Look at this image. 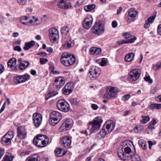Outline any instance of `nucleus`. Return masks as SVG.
<instances>
[{"instance_id":"nucleus-8","label":"nucleus","mask_w":161,"mask_h":161,"mask_svg":"<svg viewBox=\"0 0 161 161\" xmlns=\"http://www.w3.org/2000/svg\"><path fill=\"white\" fill-rule=\"evenodd\" d=\"M100 72V69L98 67L92 66L89 69L88 73L89 78L91 80H94L99 75Z\"/></svg>"},{"instance_id":"nucleus-44","label":"nucleus","mask_w":161,"mask_h":161,"mask_svg":"<svg viewBox=\"0 0 161 161\" xmlns=\"http://www.w3.org/2000/svg\"><path fill=\"white\" fill-rule=\"evenodd\" d=\"M20 76V77L21 78L22 80L23 81V82L29 80L30 79V76L28 75H25Z\"/></svg>"},{"instance_id":"nucleus-15","label":"nucleus","mask_w":161,"mask_h":161,"mask_svg":"<svg viewBox=\"0 0 161 161\" xmlns=\"http://www.w3.org/2000/svg\"><path fill=\"white\" fill-rule=\"evenodd\" d=\"M92 21L93 19L91 16L85 18L82 24L83 28L86 29H89L92 26Z\"/></svg>"},{"instance_id":"nucleus-7","label":"nucleus","mask_w":161,"mask_h":161,"mask_svg":"<svg viewBox=\"0 0 161 161\" xmlns=\"http://www.w3.org/2000/svg\"><path fill=\"white\" fill-rule=\"evenodd\" d=\"M92 30L94 34L98 36L103 34L105 30L104 25L99 22L95 23Z\"/></svg>"},{"instance_id":"nucleus-36","label":"nucleus","mask_w":161,"mask_h":161,"mask_svg":"<svg viewBox=\"0 0 161 161\" xmlns=\"http://www.w3.org/2000/svg\"><path fill=\"white\" fill-rule=\"evenodd\" d=\"M14 82L16 84H18L23 82V81L22 80L20 76H15L14 78Z\"/></svg>"},{"instance_id":"nucleus-57","label":"nucleus","mask_w":161,"mask_h":161,"mask_svg":"<svg viewBox=\"0 0 161 161\" xmlns=\"http://www.w3.org/2000/svg\"><path fill=\"white\" fill-rule=\"evenodd\" d=\"M37 55H40L41 56L45 57L47 56V54L45 52H42L40 53H37Z\"/></svg>"},{"instance_id":"nucleus-40","label":"nucleus","mask_w":161,"mask_h":161,"mask_svg":"<svg viewBox=\"0 0 161 161\" xmlns=\"http://www.w3.org/2000/svg\"><path fill=\"white\" fill-rule=\"evenodd\" d=\"M161 67V63L160 62H158L156 64L153 65V69L155 70H158Z\"/></svg>"},{"instance_id":"nucleus-63","label":"nucleus","mask_w":161,"mask_h":161,"mask_svg":"<svg viewBox=\"0 0 161 161\" xmlns=\"http://www.w3.org/2000/svg\"><path fill=\"white\" fill-rule=\"evenodd\" d=\"M6 102H5L3 104L0 110V114L4 110L6 106Z\"/></svg>"},{"instance_id":"nucleus-41","label":"nucleus","mask_w":161,"mask_h":161,"mask_svg":"<svg viewBox=\"0 0 161 161\" xmlns=\"http://www.w3.org/2000/svg\"><path fill=\"white\" fill-rule=\"evenodd\" d=\"M14 64L8 65V67L10 68L13 71H18V69L17 66H14Z\"/></svg>"},{"instance_id":"nucleus-54","label":"nucleus","mask_w":161,"mask_h":161,"mask_svg":"<svg viewBox=\"0 0 161 161\" xmlns=\"http://www.w3.org/2000/svg\"><path fill=\"white\" fill-rule=\"evenodd\" d=\"M150 23L147 20L145 21V23L144 25V27L145 29H147L149 28L150 26Z\"/></svg>"},{"instance_id":"nucleus-58","label":"nucleus","mask_w":161,"mask_h":161,"mask_svg":"<svg viewBox=\"0 0 161 161\" xmlns=\"http://www.w3.org/2000/svg\"><path fill=\"white\" fill-rule=\"evenodd\" d=\"M91 107L94 110H96L98 108L97 105L95 104H92L91 105Z\"/></svg>"},{"instance_id":"nucleus-61","label":"nucleus","mask_w":161,"mask_h":161,"mask_svg":"<svg viewBox=\"0 0 161 161\" xmlns=\"http://www.w3.org/2000/svg\"><path fill=\"white\" fill-rule=\"evenodd\" d=\"M157 32L158 33L161 35V24L158 25V27Z\"/></svg>"},{"instance_id":"nucleus-64","label":"nucleus","mask_w":161,"mask_h":161,"mask_svg":"<svg viewBox=\"0 0 161 161\" xmlns=\"http://www.w3.org/2000/svg\"><path fill=\"white\" fill-rule=\"evenodd\" d=\"M6 102H5L3 104L0 110V114L4 110L6 106Z\"/></svg>"},{"instance_id":"nucleus-13","label":"nucleus","mask_w":161,"mask_h":161,"mask_svg":"<svg viewBox=\"0 0 161 161\" xmlns=\"http://www.w3.org/2000/svg\"><path fill=\"white\" fill-rule=\"evenodd\" d=\"M48 142V138L39 139H36V138H34L33 142L34 144L36 146L40 147H43L47 145Z\"/></svg>"},{"instance_id":"nucleus-3","label":"nucleus","mask_w":161,"mask_h":161,"mask_svg":"<svg viewBox=\"0 0 161 161\" xmlns=\"http://www.w3.org/2000/svg\"><path fill=\"white\" fill-rule=\"evenodd\" d=\"M115 126V124L113 121H107L103 126V128L96 136L97 139H100L102 137H104L105 136L110 133Z\"/></svg>"},{"instance_id":"nucleus-29","label":"nucleus","mask_w":161,"mask_h":161,"mask_svg":"<svg viewBox=\"0 0 161 161\" xmlns=\"http://www.w3.org/2000/svg\"><path fill=\"white\" fill-rule=\"evenodd\" d=\"M11 140L3 136L1 139V142L3 145H8L11 143Z\"/></svg>"},{"instance_id":"nucleus-38","label":"nucleus","mask_w":161,"mask_h":161,"mask_svg":"<svg viewBox=\"0 0 161 161\" xmlns=\"http://www.w3.org/2000/svg\"><path fill=\"white\" fill-rule=\"evenodd\" d=\"M70 39L68 41H66L64 42V43L63 45V47L65 49H68L70 47Z\"/></svg>"},{"instance_id":"nucleus-50","label":"nucleus","mask_w":161,"mask_h":161,"mask_svg":"<svg viewBox=\"0 0 161 161\" xmlns=\"http://www.w3.org/2000/svg\"><path fill=\"white\" fill-rule=\"evenodd\" d=\"M28 0H17V2L19 4L21 5H25Z\"/></svg>"},{"instance_id":"nucleus-25","label":"nucleus","mask_w":161,"mask_h":161,"mask_svg":"<svg viewBox=\"0 0 161 161\" xmlns=\"http://www.w3.org/2000/svg\"><path fill=\"white\" fill-rule=\"evenodd\" d=\"M135 54L134 53H131L127 54L125 58V60L126 62H130L132 61L134 59Z\"/></svg>"},{"instance_id":"nucleus-46","label":"nucleus","mask_w":161,"mask_h":161,"mask_svg":"<svg viewBox=\"0 0 161 161\" xmlns=\"http://www.w3.org/2000/svg\"><path fill=\"white\" fill-rule=\"evenodd\" d=\"M144 78L145 81H148L149 83L151 84L153 83V80L151 79L150 76H146Z\"/></svg>"},{"instance_id":"nucleus-42","label":"nucleus","mask_w":161,"mask_h":161,"mask_svg":"<svg viewBox=\"0 0 161 161\" xmlns=\"http://www.w3.org/2000/svg\"><path fill=\"white\" fill-rule=\"evenodd\" d=\"M28 17L27 16H24L23 17H21L19 19V21L20 22L24 25L27 24L28 23H26V22L23 21V20H27L28 19Z\"/></svg>"},{"instance_id":"nucleus-62","label":"nucleus","mask_w":161,"mask_h":161,"mask_svg":"<svg viewBox=\"0 0 161 161\" xmlns=\"http://www.w3.org/2000/svg\"><path fill=\"white\" fill-rule=\"evenodd\" d=\"M4 70V67L2 64H0V74L2 73Z\"/></svg>"},{"instance_id":"nucleus-22","label":"nucleus","mask_w":161,"mask_h":161,"mask_svg":"<svg viewBox=\"0 0 161 161\" xmlns=\"http://www.w3.org/2000/svg\"><path fill=\"white\" fill-rule=\"evenodd\" d=\"M55 152L56 156L58 157L62 156L64 155L66 153L63 149L61 148L56 149L55 150Z\"/></svg>"},{"instance_id":"nucleus-2","label":"nucleus","mask_w":161,"mask_h":161,"mask_svg":"<svg viewBox=\"0 0 161 161\" xmlns=\"http://www.w3.org/2000/svg\"><path fill=\"white\" fill-rule=\"evenodd\" d=\"M130 142L125 141L123 143V145L120 146L118 151L119 157L122 160H130L129 158L130 157H128V154L131 152V149L129 146H130Z\"/></svg>"},{"instance_id":"nucleus-21","label":"nucleus","mask_w":161,"mask_h":161,"mask_svg":"<svg viewBox=\"0 0 161 161\" xmlns=\"http://www.w3.org/2000/svg\"><path fill=\"white\" fill-rule=\"evenodd\" d=\"M101 52V48L94 47L91 48L90 50L91 54L97 55L100 54Z\"/></svg>"},{"instance_id":"nucleus-53","label":"nucleus","mask_w":161,"mask_h":161,"mask_svg":"<svg viewBox=\"0 0 161 161\" xmlns=\"http://www.w3.org/2000/svg\"><path fill=\"white\" fill-rule=\"evenodd\" d=\"M136 39V37H134L133 38H131L130 39L127 40V43H133L134 42Z\"/></svg>"},{"instance_id":"nucleus-20","label":"nucleus","mask_w":161,"mask_h":161,"mask_svg":"<svg viewBox=\"0 0 161 161\" xmlns=\"http://www.w3.org/2000/svg\"><path fill=\"white\" fill-rule=\"evenodd\" d=\"M64 1V0H60L57 4V5L60 8L67 9L70 7V3L69 4Z\"/></svg>"},{"instance_id":"nucleus-9","label":"nucleus","mask_w":161,"mask_h":161,"mask_svg":"<svg viewBox=\"0 0 161 161\" xmlns=\"http://www.w3.org/2000/svg\"><path fill=\"white\" fill-rule=\"evenodd\" d=\"M49 36L51 41L56 42L59 38L58 31L54 27L51 28L49 31Z\"/></svg>"},{"instance_id":"nucleus-52","label":"nucleus","mask_w":161,"mask_h":161,"mask_svg":"<svg viewBox=\"0 0 161 161\" xmlns=\"http://www.w3.org/2000/svg\"><path fill=\"white\" fill-rule=\"evenodd\" d=\"M72 58H71V65L75 64V57L73 54H71Z\"/></svg>"},{"instance_id":"nucleus-24","label":"nucleus","mask_w":161,"mask_h":161,"mask_svg":"<svg viewBox=\"0 0 161 161\" xmlns=\"http://www.w3.org/2000/svg\"><path fill=\"white\" fill-rule=\"evenodd\" d=\"M40 158L37 154H34L33 155L29 157L26 160V161H40Z\"/></svg>"},{"instance_id":"nucleus-47","label":"nucleus","mask_w":161,"mask_h":161,"mask_svg":"<svg viewBox=\"0 0 161 161\" xmlns=\"http://www.w3.org/2000/svg\"><path fill=\"white\" fill-rule=\"evenodd\" d=\"M48 62V60L45 58H41L40 59V62L42 64H44Z\"/></svg>"},{"instance_id":"nucleus-35","label":"nucleus","mask_w":161,"mask_h":161,"mask_svg":"<svg viewBox=\"0 0 161 161\" xmlns=\"http://www.w3.org/2000/svg\"><path fill=\"white\" fill-rule=\"evenodd\" d=\"M150 107L152 109H159L160 108V104L153 103L150 105Z\"/></svg>"},{"instance_id":"nucleus-5","label":"nucleus","mask_w":161,"mask_h":161,"mask_svg":"<svg viewBox=\"0 0 161 161\" xmlns=\"http://www.w3.org/2000/svg\"><path fill=\"white\" fill-rule=\"evenodd\" d=\"M118 92V90L116 87L109 86L106 88V92L103 97L106 99L115 97Z\"/></svg>"},{"instance_id":"nucleus-56","label":"nucleus","mask_w":161,"mask_h":161,"mask_svg":"<svg viewBox=\"0 0 161 161\" xmlns=\"http://www.w3.org/2000/svg\"><path fill=\"white\" fill-rule=\"evenodd\" d=\"M118 43L119 45H121L124 44L128 43L127 40H122L121 41L118 42Z\"/></svg>"},{"instance_id":"nucleus-31","label":"nucleus","mask_w":161,"mask_h":161,"mask_svg":"<svg viewBox=\"0 0 161 161\" xmlns=\"http://www.w3.org/2000/svg\"><path fill=\"white\" fill-rule=\"evenodd\" d=\"M95 8V5L92 4L86 6L84 7V9L86 12H90Z\"/></svg>"},{"instance_id":"nucleus-11","label":"nucleus","mask_w":161,"mask_h":161,"mask_svg":"<svg viewBox=\"0 0 161 161\" xmlns=\"http://www.w3.org/2000/svg\"><path fill=\"white\" fill-rule=\"evenodd\" d=\"M60 60L62 64L65 66H70V53L67 52L63 53L61 55Z\"/></svg>"},{"instance_id":"nucleus-45","label":"nucleus","mask_w":161,"mask_h":161,"mask_svg":"<svg viewBox=\"0 0 161 161\" xmlns=\"http://www.w3.org/2000/svg\"><path fill=\"white\" fill-rule=\"evenodd\" d=\"M156 17V15H153L148 18V19L146 20L147 22H148L150 24L152 23Z\"/></svg>"},{"instance_id":"nucleus-19","label":"nucleus","mask_w":161,"mask_h":161,"mask_svg":"<svg viewBox=\"0 0 161 161\" xmlns=\"http://www.w3.org/2000/svg\"><path fill=\"white\" fill-rule=\"evenodd\" d=\"M23 62L19 64L17 67L18 70L24 71L28 68L30 65V63L28 61H25V62Z\"/></svg>"},{"instance_id":"nucleus-34","label":"nucleus","mask_w":161,"mask_h":161,"mask_svg":"<svg viewBox=\"0 0 161 161\" xmlns=\"http://www.w3.org/2000/svg\"><path fill=\"white\" fill-rule=\"evenodd\" d=\"M156 123V121L154 119L149 123L148 128L149 129H153L155 128L154 125Z\"/></svg>"},{"instance_id":"nucleus-10","label":"nucleus","mask_w":161,"mask_h":161,"mask_svg":"<svg viewBox=\"0 0 161 161\" xmlns=\"http://www.w3.org/2000/svg\"><path fill=\"white\" fill-rule=\"evenodd\" d=\"M32 119L34 125L36 128L39 127L41 124L42 117L40 114L36 113L33 114Z\"/></svg>"},{"instance_id":"nucleus-37","label":"nucleus","mask_w":161,"mask_h":161,"mask_svg":"<svg viewBox=\"0 0 161 161\" xmlns=\"http://www.w3.org/2000/svg\"><path fill=\"white\" fill-rule=\"evenodd\" d=\"M141 117L142 118V119L141 121L142 124L146 123L150 120V118L148 116L142 115L141 116Z\"/></svg>"},{"instance_id":"nucleus-26","label":"nucleus","mask_w":161,"mask_h":161,"mask_svg":"<svg viewBox=\"0 0 161 161\" xmlns=\"http://www.w3.org/2000/svg\"><path fill=\"white\" fill-rule=\"evenodd\" d=\"M35 44V42L34 41H32L30 42H28L25 43L23 49L25 50H27L33 46Z\"/></svg>"},{"instance_id":"nucleus-48","label":"nucleus","mask_w":161,"mask_h":161,"mask_svg":"<svg viewBox=\"0 0 161 161\" xmlns=\"http://www.w3.org/2000/svg\"><path fill=\"white\" fill-rule=\"evenodd\" d=\"M122 36L126 39L130 38L132 36V35L129 32L124 33L122 34Z\"/></svg>"},{"instance_id":"nucleus-4","label":"nucleus","mask_w":161,"mask_h":161,"mask_svg":"<svg viewBox=\"0 0 161 161\" xmlns=\"http://www.w3.org/2000/svg\"><path fill=\"white\" fill-rule=\"evenodd\" d=\"M62 119L61 114L56 111L52 112L50 114L49 122L52 125L55 126Z\"/></svg>"},{"instance_id":"nucleus-30","label":"nucleus","mask_w":161,"mask_h":161,"mask_svg":"<svg viewBox=\"0 0 161 161\" xmlns=\"http://www.w3.org/2000/svg\"><path fill=\"white\" fill-rule=\"evenodd\" d=\"M14 134L13 131H9L4 136L11 140L14 137Z\"/></svg>"},{"instance_id":"nucleus-43","label":"nucleus","mask_w":161,"mask_h":161,"mask_svg":"<svg viewBox=\"0 0 161 161\" xmlns=\"http://www.w3.org/2000/svg\"><path fill=\"white\" fill-rule=\"evenodd\" d=\"M34 138L38 139H44L45 138H48L47 136L43 135L42 134H39L37 135Z\"/></svg>"},{"instance_id":"nucleus-60","label":"nucleus","mask_w":161,"mask_h":161,"mask_svg":"<svg viewBox=\"0 0 161 161\" xmlns=\"http://www.w3.org/2000/svg\"><path fill=\"white\" fill-rule=\"evenodd\" d=\"M14 50L16 51H17L19 52H20L21 50V48L19 46H16L14 47Z\"/></svg>"},{"instance_id":"nucleus-18","label":"nucleus","mask_w":161,"mask_h":161,"mask_svg":"<svg viewBox=\"0 0 161 161\" xmlns=\"http://www.w3.org/2000/svg\"><path fill=\"white\" fill-rule=\"evenodd\" d=\"M18 137L21 139L25 138L26 136V131L25 128L22 127L17 128Z\"/></svg>"},{"instance_id":"nucleus-39","label":"nucleus","mask_w":161,"mask_h":161,"mask_svg":"<svg viewBox=\"0 0 161 161\" xmlns=\"http://www.w3.org/2000/svg\"><path fill=\"white\" fill-rule=\"evenodd\" d=\"M131 158H132V161H140L141 160V158L138 154H135L132 158L130 157V158H129L130 159Z\"/></svg>"},{"instance_id":"nucleus-16","label":"nucleus","mask_w":161,"mask_h":161,"mask_svg":"<svg viewBox=\"0 0 161 161\" xmlns=\"http://www.w3.org/2000/svg\"><path fill=\"white\" fill-rule=\"evenodd\" d=\"M61 144L66 148H70V138L69 136H66L62 138L60 141Z\"/></svg>"},{"instance_id":"nucleus-6","label":"nucleus","mask_w":161,"mask_h":161,"mask_svg":"<svg viewBox=\"0 0 161 161\" xmlns=\"http://www.w3.org/2000/svg\"><path fill=\"white\" fill-rule=\"evenodd\" d=\"M57 107L60 110L64 112H68L69 109V105L64 99L59 100L57 103Z\"/></svg>"},{"instance_id":"nucleus-28","label":"nucleus","mask_w":161,"mask_h":161,"mask_svg":"<svg viewBox=\"0 0 161 161\" xmlns=\"http://www.w3.org/2000/svg\"><path fill=\"white\" fill-rule=\"evenodd\" d=\"M138 12L134 8H130L129 10L128 13L129 16L130 17H135L136 16Z\"/></svg>"},{"instance_id":"nucleus-23","label":"nucleus","mask_w":161,"mask_h":161,"mask_svg":"<svg viewBox=\"0 0 161 161\" xmlns=\"http://www.w3.org/2000/svg\"><path fill=\"white\" fill-rule=\"evenodd\" d=\"M63 92L65 95H67L70 93V83H67L63 89Z\"/></svg>"},{"instance_id":"nucleus-55","label":"nucleus","mask_w":161,"mask_h":161,"mask_svg":"<svg viewBox=\"0 0 161 161\" xmlns=\"http://www.w3.org/2000/svg\"><path fill=\"white\" fill-rule=\"evenodd\" d=\"M9 61L11 62V63H13L15 65L17 61V59L15 58H12L10 59Z\"/></svg>"},{"instance_id":"nucleus-51","label":"nucleus","mask_w":161,"mask_h":161,"mask_svg":"<svg viewBox=\"0 0 161 161\" xmlns=\"http://www.w3.org/2000/svg\"><path fill=\"white\" fill-rule=\"evenodd\" d=\"M130 97V95L127 94L123 96L122 97V100L124 101L128 100Z\"/></svg>"},{"instance_id":"nucleus-32","label":"nucleus","mask_w":161,"mask_h":161,"mask_svg":"<svg viewBox=\"0 0 161 161\" xmlns=\"http://www.w3.org/2000/svg\"><path fill=\"white\" fill-rule=\"evenodd\" d=\"M70 30L69 27L68 26H64L61 29V33L63 34L66 35Z\"/></svg>"},{"instance_id":"nucleus-33","label":"nucleus","mask_w":161,"mask_h":161,"mask_svg":"<svg viewBox=\"0 0 161 161\" xmlns=\"http://www.w3.org/2000/svg\"><path fill=\"white\" fill-rule=\"evenodd\" d=\"M58 93L55 91H50L47 95L46 97V100L48 99L49 98L53 97L56 95Z\"/></svg>"},{"instance_id":"nucleus-1","label":"nucleus","mask_w":161,"mask_h":161,"mask_svg":"<svg viewBox=\"0 0 161 161\" xmlns=\"http://www.w3.org/2000/svg\"><path fill=\"white\" fill-rule=\"evenodd\" d=\"M102 122L103 120L100 117H96L92 121L89 123L87 130L80 132L85 134L86 136L95 132L100 129Z\"/></svg>"},{"instance_id":"nucleus-59","label":"nucleus","mask_w":161,"mask_h":161,"mask_svg":"<svg viewBox=\"0 0 161 161\" xmlns=\"http://www.w3.org/2000/svg\"><path fill=\"white\" fill-rule=\"evenodd\" d=\"M112 25L113 27L115 28L118 25V24L116 21H114L112 22Z\"/></svg>"},{"instance_id":"nucleus-27","label":"nucleus","mask_w":161,"mask_h":161,"mask_svg":"<svg viewBox=\"0 0 161 161\" xmlns=\"http://www.w3.org/2000/svg\"><path fill=\"white\" fill-rule=\"evenodd\" d=\"M14 157L10 153H7L2 161H12Z\"/></svg>"},{"instance_id":"nucleus-12","label":"nucleus","mask_w":161,"mask_h":161,"mask_svg":"<svg viewBox=\"0 0 161 161\" xmlns=\"http://www.w3.org/2000/svg\"><path fill=\"white\" fill-rule=\"evenodd\" d=\"M141 70L139 69H135L130 71L129 74V80L132 81L138 80L141 74Z\"/></svg>"},{"instance_id":"nucleus-49","label":"nucleus","mask_w":161,"mask_h":161,"mask_svg":"<svg viewBox=\"0 0 161 161\" xmlns=\"http://www.w3.org/2000/svg\"><path fill=\"white\" fill-rule=\"evenodd\" d=\"M107 63V59L105 58H103L100 62V64L102 66H104Z\"/></svg>"},{"instance_id":"nucleus-14","label":"nucleus","mask_w":161,"mask_h":161,"mask_svg":"<svg viewBox=\"0 0 161 161\" xmlns=\"http://www.w3.org/2000/svg\"><path fill=\"white\" fill-rule=\"evenodd\" d=\"M70 128V119H66L60 127V131L64 132L69 130Z\"/></svg>"},{"instance_id":"nucleus-17","label":"nucleus","mask_w":161,"mask_h":161,"mask_svg":"<svg viewBox=\"0 0 161 161\" xmlns=\"http://www.w3.org/2000/svg\"><path fill=\"white\" fill-rule=\"evenodd\" d=\"M64 83V79L63 77L58 76L55 78L54 85L57 88H60Z\"/></svg>"}]
</instances>
